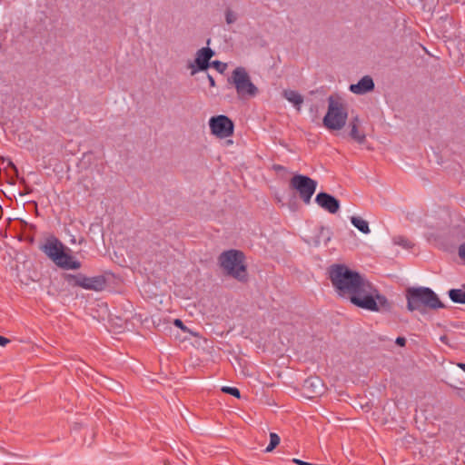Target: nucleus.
<instances>
[{
    "mask_svg": "<svg viewBox=\"0 0 465 465\" xmlns=\"http://www.w3.org/2000/svg\"><path fill=\"white\" fill-rule=\"evenodd\" d=\"M392 241L394 244L401 246L405 249H411L413 246V243L409 239L401 235L393 237Z\"/></svg>",
    "mask_w": 465,
    "mask_h": 465,
    "instance_id": "f3484780",
    "label": "nucleus"
},
{
    "mask_svg": "<svg viewBox=\"0 0 465 465\" xmlns=\"http://www.w3.org/2000/svg\"><path fill=\"white\" fill-rule=\"evenodd\" d=\"M68 281L74 286L85 290L102 291L105 286V280L103 276L86 277L83 274L68 275Z\"/></svg>",
    "mask_w": 465,
    "mask_h": 465,
    "instance_id": "1a4fd4ad",
    "label": "nucleus"
},
{
    "mask_svg": "<svg viewBox=\"0 0 465 465\" xmlns=\"http://www.w3.org/2000/svg\"><path fill=\"white\" fill-rule=\"evenodd\" d=\"M350 136L351 139L356 141L358 143H363L366 140V135L364 133L360 132L359 130V118L355 117L352 119V121L350 123Z\"/></svg>",
    "mask_w": 465,
    "mask_h": 465,
    "instance_id": "ddd939ff",
    "label": "nucleus"
},
{
    "mask_svg": "<svg viewBox=\"0 0 465 465\" xmlns=\"http://www.w3.org/2000/svg\"><path fill=\"white\" fill-rule=\"evenodd\" d=\"M229 81L234 85L240 99L252 98L257 95L258 88L251 81L250 75L243 67L235 68Z\"/></svg>",
    "mask_w": 465,
    "mask_h": 465,
    "instance_id": "39448f33",
    "label": "nucleus"
},
{
    "mask_svg": "<svg viewBox=\"0 0 465 465\" xmlns=\"http://www.w3.org/2000/svg\"><path fill=\"white\" fill-rule=\"evenodd\" d=\"M329 278L337 294L355 306L370 311H388L391 303L364 276L344 264L330 266Z\"/></svg>",
    "mask_w": 465,
    "mask_h": 465,
    "instance_id": "f257e3e1",
    "label": "nucleus"
},
{
    "mask_svg": "<svg viewBox=\"0 0 465 465\" xmlns=\"http://www.w3.org/2000/svg\"><path fill=\"white\" fill-rule=\"evenodd\" d=\"M243 262V253L237 250L223 252L219 256V262L223 271L239 281H245L247 278L246 267Z\"/></svg>",
    "mask_w": 465,
    "mask_h": 465,
    "instance_id": "20e7f679",
    "label": "nucleus"
},
{
    "mask_svg": "<svg viewBox=\"0 0 465 465\" xmlns=\"http://www.w3.org/2000/svg\"><path fill=\"white\" fill-rule=\"evenodd\" d=\"M351 223L362 233L368 234L371 230L367 221L359 216H351Z\"/></svg>",
    "mask_w": 465,
    "mask_h": 465,
    "instance_id": "dca6fc26",
    "label": "nucleus"
},
{
    "mask_svg": "<svg viewBox=\"0 0 465 465\" xmlns=\"http://www.w3.org/2000/svg\"><path fill=\"white\" fill-rule=\"evenodd\" d=\"M457 366L465 372V363L459 362Z\"/></svg>",
    "mask_w": 465,
    "mask_h": 465,
    "instance_id": "cd10ccee",
    "label": "nucleus"
},
{
    "mask_svg": "<svg viewBox=\"0 0 465 465\" xmlns=\"http://www.w3.org/2000/svg\"><path fill=\"white\" fill-rule=\"evenodd\" d=\"M306 384H309L311 386H313V387H322V382L320 380L316 379L315 381L312 380V379H309L305 381Z\"/></svg>",
    "mask_w": 465,
    "mask_h": 465,
    "instance_id": "412c9836",
    "label": "nucleus"
},
{
    "mask_svg": "<svg viewBox=\"0 0 465 465\" xmlns=\"http://www.w3.org/2000/svg\"><path fill=\"white\" fill-rule=\"evenodd\" d=\"M374 88V83L370 76H363L357 84H351L350 90L357 94H362L371 91Z\"/></svg>",
    "mask_w": 465,
    "mask_h": 465,
    "instance_id": "f8f14e48",
    "label": "nucleus"
},
{
    "mask_svg": "<svg viewBox=\"0 0 465 465\" xmlns=\"http://www.w3.org/2000/svg\"><path fill=\"white\" fill-rule=\"evenodd\" d=\"M290 187L295 190L301 200L309 204L317 188V182L303 174H295L290 180Z\"/></svg>",
    "mask_w": 465,
    "mask_h": 465,
    "instance_id": "0eeeda50",
    "label": "nucleus"
},
{
    "mask_svg": "<svg viewBox=\"0 0 465 465\" xmlns=\"http://www.w3.org/2000/svg\"><path fill=\"white\" fill-rule=\"evenodd\" d=\"M10 342V340L4 337V336H0V345L1 346H5L6 344H8Z\"/></svg>",
    "mask_w": 465,
    "mask_h": 465,
    "instance_id": "a878e982",
    "label": "nucleus"
},
{
    "mask_svg": "<svg viewBox=\"0 0 465 465\" xmlns=\"http://www.w3.org/2000/svg\"><path fill=\"white\" fill-rule=\"evenodd\" d=\"M213 66L221 73H223L226 68V64L220 61L213 62Z\"/></svg>",
    "mask_w": 465,
    "mask_h": 465,
    "instance_id": "aec40b11",
    "label": "nucleus"
},
{
    "mask_svg": "<svg viewBox=\"0 0 465 465\" xmlns=\"http://www.w3.org/2000/svg\"><path fill=\"white\" fill-rule=\"evenodd\" d=\"M280 440H280V437L278 436V434H276L275 432H271L270 433V443L266 447L265 451L266 452L272 451L274 448H276L279 445Z\"/></svg>",
    "mask_w": 465,
    "mask_h": 465,
    "instance_id": "a211bd4d",
    "label": "nucleus"
},
{
    "mask_svg": "<svg viewBox=\"0 0 465 465\" xmlns=\"http://www.w3.org/2000/svg\"><path fill=\"white\" fill-rule=\"evenodd\" d=\"M212 133L220 138H226L233 133V123L225 115H218L212 117L209 121Z\"/></svg>",
    "mask_w": 465,
    "mask_h": 465,
    "instance_id": "6e6552de",
    "label": "nucleus"
},
{
    "mask_svg": "<svg viewBox=\"0 0 465 465\" xmlns=\"http://www.w3.org/2000/svg\"><path fill=\"white\" fill-rule=\"evenodd\" d=\"M235 20H236V17H235V15H233V13H232V12H231V11H228V12L226 13V22H227L228 24H232V23H233Z\"/></svg>",
    "mask_w": 465,
    "mask_h": 465,
    "instance_id": "4be33fe9",
    "label": "nucleus"
},
{
    "mask_svg": "<svg viewBox=\"0 0 465 465\" xmlns=\"http://www.w3.org/2000/svg\"><path fill=\"white\" fill-rule=\"evenodd\" d=\"M459 255L460 257L465 261V242L462 243L459 248Z\"/></svg>",
    "mask_w": 465,
    "mask_h": 465,
    "instance_id": "5701e85b",
    "label": "nucleus"
},
{
    "mask_svg": "<svg viewBox=\"0 0 465 465\" xmlns=\"http://www.w3.org/2000/svg\"><path fill=\"white\" fill-rule=\"evenodd\" d=\"M396 343L400 346H404L406 343V339L404 337H398L396 339Z\"/></svg>",
    "mask_w": 465,
    "mask_h": 465,
    "instance_id": "393cba45",
    "label": "nucleus"
},
{
    "mask_svg": "<svg viewBox=\"0 0 465 465\" xmlns=\"http://www.w3.org/2000/svg\"><path fill=\"white\" fill-rule=\"evenodd\" d=\"M208 80H209L210 85L213 87L215 85V81L213 78V76L208 75Z\"/></svg>",
    "mask_w": 465,
    "mask_h": 465,
    "instance_id": "bb28decb",
    "label": "nucleus"
},
{
    "mask_svg": "<svg viewBox=\"0 0 465 465\" xmlns=\"http://www.w3.org/2000/svg\"><path fill=\"white\" fill-rule=\"evenodd\" d=\"M316 203L330 213H336L340 209V202L327 193H319L315 198Z\"/></svg>",
    "mask_w": 465,
    "mask_h": 465,
    "instance_id": "9b49d317",
    "label": "nucleus"
},
{
    "mask_svg": "<svg viewBox=\"0 0 465 465\" xmlns=\"http://www.w3.org/2000/svg\"><path fill=\"white\" fill-rule=\"evenodd\" d=\"M174 325L182 329L183 331L186 330V327L183 325V322L180 319H175L173 322Z\"/></svg>",
    "mask_w": 465,
    "mask_h": 465,
    "instance_id": "b1692460",
    "label": "nucleus"
},
{
    "mask_svg": "<svg viewBox=\"0 0 465 465\" xmlns=\"http://www.w3.org/2000/svg\"><path fill=\"white\" fill-rule=\"evenodd\" d=\"M446 340H447V337H446V336H441V337H440V341H441L445 342V341H446Z\"/></svg>",
    "mask_w": 465,
    "mask_h": 465,
    "instance_id": "c85d7f7f",
    "label": "nucleus"
},
{
    "mask_svg": "<svg viewBox=\"0 0 465 465\" xmlns=\"http://www.w3.org/2000/svg\"><path fill=\"white\" fill-rule=\"evenodd\" d=\"M222 391L224 392V393L232 395V396H234L236 398H240L241 397L240 391L236 387L224 386V387L222 388Z\"/></svg>",
    "mask_w": 465,
    "mask_h": 465,
    "instance_id": "6ab92c4d",
    "label": "nucleus"
},
{
    "mask_svg": "<svg viewBox=\"0 0 465 465\" xmlns=\"http://www.w3.org/2000/svg\"><path fill=\"white\" fill-rule=\"evenodd\" d=\"M213 51L209 47H203L200 49L194 60V64H196L197 68H195L194 64L191 63L189 64V68L192 69V74H194L198 70H205L209 66V61L213 56Z\"/></svg>",
    "mask_w": 465,
    "mask_h": 465,
    "instance_id": "9d476101",
    "label": "nucleus"
},
{
    "mask_svg": "<svg viewBox=\"0 0 465 465\" xmlns=\"http://www.w3.org/2000/svg\"><path fill=\"white\" fill-rule=\"evenodd\" d=\"M409 311L423 312L425 308L436 310L444 308L437 294L428 287H411L406 291Z\"/></svg>",
    "mask_w": 465,
    "mask_h": 465,
    "instance_id": "f03ea898",
    "label": "nucleus"
},
{
    "mask_svg": "<svg viewBox=\"0 0 465 465\" xmlns=\"http://www.w3.org/2000/svg\"><path fill=\"white\" fill-rule=\"evenodd\" d=\"M449 297L455 303L465 304V284L462 285V289L450 290Z\"/></svg>",
    "mask_w": 465,
    "mask_h": 465,
    "instance_id": "2eb2a0df",
    "label": "nucleus"
},
{
    "mask_svg": "<svg viewBox=\"0 0 465 465\" xmlns=\"http://www.w3.org/2000/svg\"><path fill=\"white\" fill-rule=\"evenodd\" d=\"M348 114L342 104L329 98L328 111L323 117V124L329 130H341L346 124Z\"/></svg>",
    "mask_w": 465,
    "mask_h": 465,
    "instance_id": "423d86ee",
    "label": "nucleus"
},
{
    "mask_svg": "<svg viewBox=\"0 0 465 465\" xmlns=\"http://www.w3.org/2000/svg\"><path fill=\"white\" fill-rule=\"evenodd\" d=\"M283 96L292 103L297 110H300L301 105L303 103V97L298 92L293 90H284Z\"/></svg>",
    "mask_w": 465,
    "mask_h": 465,
    "instance_id": "4468645a",
    "label": "nucleus"
},
{
    "mask_svg": "<svg viewBox=\"0 0 465 465\" xmlns=\"http://www.w3.org/2000/svg\"><path fill=\"white\" fill-rule=\"evenodd\" d=\"M41 250L60 268L77 270L81 267V262L74 260L66 252L70 250L65 248L56 237L48 238Z\"/></svg>",
    "mask_w": 465,
    "mask_h": 465,
    "instance_id": "7ed1b4c3",
    "label": "nucleus"
}]
</instances>
